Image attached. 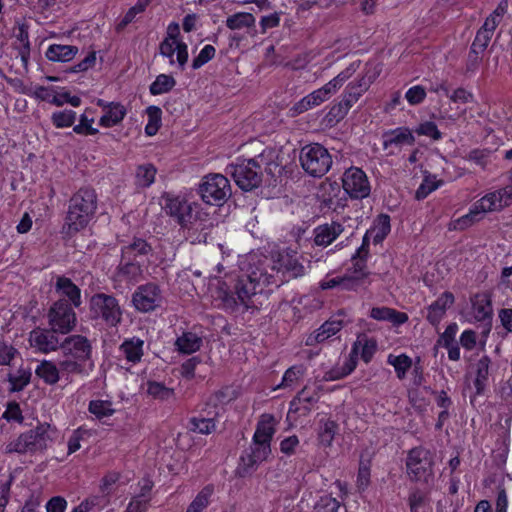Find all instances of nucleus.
Here are the masks:
<instances>
[{
  "label": "nucleus",
  "mask_w": 512,
  "mask_h": 512,
  "mask_svg": "<svg viewBox=\"0 0 512 512\" xmlns=\"http://www.w3.org/2000/svg\"><path fill=\"white\" fill-rule=\"evenodd\" d=\"M302 168L314 177H322L331 167L332 158L326 148L320 144L308 145L300 153Z\"/></svg>",
  "instance_id": "1a4fd4ad"
},
{
  "label": "nucleus",
  "mask_w": 512,
  "mask_h": 512,
  "mask_svg": "<svg viewBox=\"0 0 512 512\" xmlns=\"http://www.w3.org/2000/svg\"><path fill=\"white\" fill-rule=\"evenodd\" d=\"M258 260L266 261L261 266L265 267L262 271L265 272L266 277L270 278L268 279L270 285L279 286L288 279L297 278L305 273V268L299 262L297 253L290 249L280 251L271 257L258 256Z\"/></svg>",
  "instance_id": "39448f33"
},
{
  "label": "nucleus",
  "mask_w": 512,
  "mask_h": 512,
  "mask_svg": "<svg viewBox=\"0 0 512 512\" xmlns=\"http://www.w3.org/2000/svg\"><path fill=\"white\" fill-rule=\"evenodd\" d=\"M432 464V456L428 450L420 447L410 450L406 461L410 479L427 481L432 475Z\"/></svg>",
  "instance_id": "f8f14e48"
},
{
  "label": "nucleus",
  "mask_w": 512,
  "mask_h": 512,
  "mask_svg": "<svg viewBox=\"0 0 512 512\" xmlns=\"http://www.w3.org/2000/svg\"><path fill=\"white\" fill-rule=\"evenodd\" d=\"M471 319L477 322L489 320L492 316L491 299L488 294H476L471 299Z\"/></svg>",
  "instance_id": "aec40b11"
},
{
  "label": "nucleus",
  "mask_w": 512,
  "mask_h": 512,
  "mask_svg": "<svg viewBox=\"0 0 512 512\" xmlns=\"http://www.w3.org/2000/svg\"><path fill=\"white\" fill-rule=\"evenodd\" d=\"M35 373L45 383L49 385L56 384L60 379L62 371L60 365H56L52 361L43 360L36 368Z\"/></svg>",
  "instance_id": "7c9ffc66"
},
{
  "label": "nucleus",
  "mask_w": 512,
  "mask_h": 512,
  "mask_svg": "<svg viewBox=\"0 0 512 512\" xmlns=\"http://www.w3.org/2000/svg\"><path fill=\"white\" fill-rule=\"evenodd\" d=\"M426 97V91L425 89L420 86H413L411 87L405 95V98L411 105H417L421 103Z\"/></svg>",
  "instance_id": "774afa93"
},
{
  "label": "nucleus",
  "mask_w": 512,
  "mask_h": 512,
  "mask_svg": "<svg viewBox=\"0 0 512 512\" xmlns=\"http://www.w3.org/2000/svg\"><path fill=\"white\" fill-rule=\"evenodd\" d=\"M387 363L394 367L398 379L402 380L406 377V373L412 366V359L406 354H389Z\"/></svg>",
  "instance_id": "ea45409f"
},
{
  "label": "nucleus",
  "mask_w": 512,
  "mask_h": 512,
  "mask_svg": "<svg viewBox=\"0 0 512 512\" xmlns=\"http://www.w3.org/2000/svg\"><path fill=\"white\" fill-rule=\"evenodd\" d=\"M340 506L336 498L324 495L315 503L313 512H338Z\"/></svg>",
  "instance_id": "6e6d98bb"
},
{
  "label": "nucleus",
  "mask_w": 512,
  "mask_h": 512,
  "mask_svg": "<svg viewBox=\"0 0 512 512\" xmlns=\"http://www.w3.org/2000/svg\"><path fill=\"white\" fill-rule=\"evenodd\" d=\"M265 260L259 261L258 255H250L247 258V264L243 267V274L238 278L234 292L223 291L220 294L223 305L227 309L234 310L239 305L245 309L256 308L254 297L262 293L265 286L270 285L268 279L265 276V272L262 271L265 267L261 264H265Z\"/></svg>",
  "instance_id": "f257e3e1"
},
{
  "label": "nucleus",
  "mask_w": 512,
  "mask_h": 512,
  "mask_svg": "<svg viewBox=\"0 0 512 512\" xmlns=\"http://www.w3.org/2000/svg\"><path fill=\"white\" fill-rule=\"evenodd\" d=\"M160 54L168 57L170 64H174V53L177 54V62L181 70L184 69L185 64L188 60L187 45L180 41H171L170 39H164L159 46Z\"/></svg>",
  "instance_id": "6ab92c4d"
},
{
  "label": "nucleus",
  "mask_w": 512,
  "mask_h": 512,
  "mask_svg": "<svg viewBox=\"0 0 512 512\" xmlns=\"http://www.w3.org/2000/svg\"><path fill=\"white\" fill-rule=\"evenodd\" d=\"M231 169V175L236 185L243 192L258 188L262 182L261 166L255 158L232 165Z\"/></svg>",
  "instance_id": "9d476101"
},
{
  "label": "nucleus",
  "mask_w": 512,
  "mask_h": 512,
  "mask_svg": "<svg viewBox=\"0 0 512 512\" xmlns=\"http://www.w3.org/2000/svg\"><path fill=\"white\" fill-rule=\"evenodd\" d=\"M52 123L57 128L70 127L76 120V113L72 110L55 112L51 117Z\"/></svg>",
  "instance_id": "603ef678"
},
{
  "label": "nucleus",
  "mask_w": 512,
  "mask_h": 512,
  "mask_svg": "<svg viewBox=\"0 0 512 512\" xmlns=\"http://www.w3.org/2000/svg\"><path fill=\"white\" fill-rule=\"evenodd\" d=\"M344 192H370L368 177L363 170L350 167L342 176Z\"/></svg>",
  "instance_id": "a211bd4d"
},
{
  "label": "nucleus",
  "mask_w": 512,
  "mask_h": 512,
  "mask_svg": "<svg viewBox=\"0 0 512 512\" xmlns=\"http://www.w3.org/2000/svg\"><path fill=\"white\" fill-rule=\"evenodd\" d=\"M338 425L335 421L325 419L321 421L318 432L319 442L322 446L330 447L333 443L334 437L337 434Z\"/></svg>",
  "instance_id": "a19ab883"
},
{
  "label": "nucleus",
  "mask_w": 512,
  "mask_h": 512,
  "mask_svg": "<svg viewBox=\"0 0 512 512\" xmlns=\"http://www.w3.org/2000/svg\"><path fill=\"white\" fill-rule=\"evenodd\" d=\"M78 52V47L72 45L53 44L46 51V57L50 61L68 62L72 60Z\"/></svg>",
  "instance_id": "2f4dec72"
},
{
  "label": "nucleus",
  "mask_w": 512,
  "mask_h": 512,
  "mask_svg": "<svg viewBox=\"0 0 512 512\" xmlns=\"http://www.w3.org/2000/svg\"><path fill=\"white\" fill-rule=\"evenodd\" d=\"M213 492V486H205L190 503L186 512H202L208 506Z\"/></svg>",
  "instance_id": "37998d69"
},
{
  "label": "nucleus",
  "mask_w": 512,
  "mask_h": 512,
  "mask_svg": "<svg viewBox=\"0 0 512 512\" xmlns=\"http://www.w3.org/2000/svg\"><path fill=\"white\" fill-rule=\"evenodd\" d=\"M59 431L56 426L43 422L35 428L21 433L8 442L4 448L6 454H27L45 451L58 438Z\"/></svg>",
  "instance_id": "20e7f679"
},
{
  "label": "nucleus",
  "mask_w": 512,
  "mask_h": 512,
  "mask_svg": "<svg viewBox=\"0 0 512 512\" xmlns=\"http://www.w3.org/2000/svg\"><path fill=\"white\" fill-rule=\"evenodd\" d=\"M277 423L273 415L262 414L257 422L252 439L271 444L272 438L276 432Z\"/></svg>",
  "instance_id": "412c9836"
},
{
  "label": "nucleus",
  "mask_w": 512,
  "mask_h": 512,
  "mask_svg": "<svg viewBox=\"0 0 512 512\" xmlns=\"http://www.w3.org/2000/svg\"><path fill=\"white\" fill-rule=\"evenodd\" d=\"M165 211L175 217L177 222L187 230L191 243H205L212 222L206 214H201L194 202L183 194H168L164 203Z\"/></svg>",
  "instance_id": "f03ea898"
},
{
  "label": "nucleus",
  "mask_w": 512,
  "mask_h": 512,
  "mask_svg": "<svg viewBox=\"0 0 512 512\" xmlns=\"http://www.w3.org/2000/svg\"><path fill=\"white\" fill-rule=\"evenodd\" d=\"M256 19L251 13L238 12L226 19V26L231 30L242 28H252L255 26Z\"/></svg>",
  "instance_id": "58836bf2"
},
{
  "label": "nucleus",
  "mask_w": 512,
  "mask_h": 512,
  "mask_svg": "<svg viewBox=\"0 0 512 512\" xmlns=\"http://www.w3.org/2000/svg\"><path fill=\"white\" fill-rule=\"evenodd\" d=\"M90 312L95 319H101L110 327H117L122 321L123 311L119 301L112 295L98 293L90 299Z\"/></svg>",
  "instance_id": "6e6552de"
},
{
  "label": "nucleus",
  "mask_w": 512,
  "mask_h": 512,
  "mask_svg": "<svg viewBox=\"0 0 512 512\" xmlns=\"http://www.w3.org/2000/svg\"><path fill=\"white\" fill-rule=\"evenodd\" d=\"M143 345V340L133 337L121 344L120 351L129 362L137 363L143 356Z\"/></svg>",
  "instance_id": "473e14b6"
},
{
  "label": "nucleus",
  "mask_w": 512,
  "mask_h": 512,
  "mask_svg": "<svg viewBox=\"0 0 512 512\" xmlns=\"http://www.w3.org/2000/svg\"><path fill=\"white\" fill-rule=\"evenodd\" d=\"M512 202V194H485L470 208L469 213L454 220L450 229L464 230L479 221L487 212L498 211Z\"/></svg>",
  "instance_id": "0eeeda50"
},
{
  "label": "nucleus",
  "mask_w": 512,
  "mask_h": 512,
  "mask_svg": "<svg viewBox=\"0 0 512 512\" xmlns=\"http://www.w3.org/2000/svg\"><path fill=\"white\" fill-rule=\"evenodd\" d=\"M89 411L98 419L110 417L114 414L115 409L110 401L92 400L89 403Z\"/></svg>",
  "instance_id": "09e8293b"
},
{
  "label": "nucleus",
  "mask_w": 512,
  "mask_h": 512,
  "mask_svg": "<svg viewBox=\"0 0 512 512\" xmlns=\"http://www.w3.org/2000/svg\"><path fill=\"white\" fill-rule=\"evenodd\" d=\"M48 323L53 332L68 334L76 326V313L70 304L60 299L50 307Z\"/></svg>",
  "instance_id": "9b49d317"
},
{
  "label": "nucleus",
  "mask_w": 512,
  "mask_h": 512,
  "mask_svg": "<svg viewBox=\"0 0 512 512\" xmlns=\"http://www.w3.org/2000/svg\"><path fill=\"white\" fill-rule=\"evenodd\" d=\"M359 66V61L351 63L345 70L340 72L336 77H334L331 81L328 82L329 87H332L336 92L337 89H339L343 85V83L356 72Z\"/></svg>",
  "instance_id": "4d7b16f0"
},
{
  "label": "nucleus",
  "mask_w": 512,
  "mask_h": 512,
  "mask_svg": "<svg viewBox=\"0 0 512 512\" xmlns=\"http://www.w3.org/2000/svg\"><path fill=\"white\" fill-rule=\"evenodd\" d=\"M55 333L51 328L49 330L41 328L32 330L29 334L30 346L42 353L56 351L60 348L61 342Z\"/></svg>",
  "instance_id": "dca6fc26"
},
{
  "label": "nucleus",
  "mask_w": 512,
  "mask_h": 512,
  "mask_svg": "<svg viewBox=\"0 0 512 512\" xmlns=\"http://www.w3.org/2000/svg\"><path fill=\"white\" fill-rule=\"evenodd\" d=\"M150 246L143 239H136L131 244L122 248V257L132 258L138 255H146L150 252Z\"/></svg>",
  "instance_id": "de8ad7c7"
},
{
  "label": "nucleus",
  "mask_w": 512,
  "mask_h": 512,
  "mask_svg": "<svg viewBox=\"0 0 512 512\" xmlns=\"http://www.w3.org/2000/svg\"><path fill=\"white\" fill-rule=\"evenodd\" d=\"M108 505V501L104 497L91 496L82 501L71 512H90L93 508L98 507L102 510Z\"/></svg>",
  "instance_id": "5fc2aeb1"
},
{
  "label": "nucleus",
  "mask_w": 512,
  "mask_h": 512,
  "mask_svg": "<svg viewBox=\"0 0 512 512\" xmlns=\"http://www.w3.org/2000/svg\"><path fill=\"white\" fill-rule=\"evenodd\" d=\"M490 359L487 356L480 358L475 365L476 378L474 381L477 393H481L489 376Z\"/></svg>",
  "instance_id": "79ce46f5"
},
{
  "label": "nucleus",
  "mask_w": 512,
  "mask_h": 512,
  "mask_svg": "<svg viewBox=\"0 0 512 512\" xmlns=\"http://www.w3.org/2000/svg\"><path fill=\"white\" fill-rule=\"evenodd\" d=\"M156 174V169L152 165L140 166L137 170L138 184L146 188L153 181Z\"/></svg>",
  "instance_id": "052dcab7"
},
{
  "label": "nucleus",
  "mask_w": 512,
  "mask_h": 512,
  "mask_svg": "<svg viewBox=\"0 0 512 512\" xmlns=\"http://www.w3.org/2000/svg\"><path fill=\"white\" fill-rule=\"evenodd\" d=\"M190 429L200 434H211L216 429V422L212 417H194L190 420Z\"/></svg>",
  "instance_id": "49530a36"
},
{
  "label": "nucleus",
  "mask_w": 512,
  "mask_h": 512,
  "mask_svg": "<svg viewBox=\"0 0 512 512\" xmlns=\"http://www.w3.org/2000/svg\"><path fill=\"white\" fill-rule=\"evenodd\" d=\"M119 480V473L117 472H109L106 474L100 484V491L102 495H97L98 497H104L109 502V496L113 492L114 485Z\"/></svg>",
  "instance_id": "13d9d810"
},
{
  "label": "nucleus",
  "mask_w": 512,
  "mask_h": 512,
  "mask_svg": "<svg viewBox=\"0 0 512 512\" xmlns=\"http://www.w3.org/2000/svg\"><path fill=\"white\" fill-rule=\"evenodd\" d=\"M3 418L8 422H16L21 424L24 420L20 406L16 402H9L3 413Z\"/></svg>",
  "instance_id": "680f3d73"
},
{
  "label": "nucleus",
  "mask_w": 512,
  "mask_h": 512,
  "mask_svg": "<svg viewBox=\"0 0 512 512\" xmlns=\"http://www.w3.org/2000/svg\"><path fill=\"white\" fill-rule=\"evenodd\" d=\"M95 209V194H73L64 226L66 234L71 236L85 228Z\"/></svg>",
  "instance_id": "423d86ee"
},
{
  "label": "nucleus",
  "mask_w": 512,
  "mask_h": 512,
  "mask_svg": "<svg viewBox=\"0 0 512 512\" xmlns=\"http://www.w3.org/2000/svg\"><path fill=\"white\" fill-rule=\"evenodd\" d=\"M372 83L370 78L362 76L356 82L350 83L345 90L342 101L348 107H352L360 97L368 90Z\"/></svg>",
  "instance_id": "bb28decb"
},
{
  "label": "nucleus",
  "mask_w": 512,
  "mask_h": 512,
  "mask_svg": "<svg viewBox=\"0 0 512 512\" xmlns=\"http://www.w3.org/2000/svg\"><path fill=\"white\" fill-rule=\"evenodd\" d=\"M390 230V217L386 214L379 215L375 219L373 226L366 231L363 237L362 245L357 249V253L359 255H361L362 253L368 255L370 239H372L375 244L381 243L390 233Z\"/></svg>",
  "instance_id": "2eb2a0df"
},
{
  "label": "nucleus",
  "mask_w": 512,
  "mask_h": 512,
  "mask_svg": "<svg viewBox=\"0 0 512 512\" xmlns=\"http://www.w3.org/2000/svg\"><path fill=\"white\" fill-rule=\"evenodd\" d=\"M150 1L151 0H138L136 5L131 7L127 11V13L123 17V19L119 22V24L117 25V30L120 31L125 26L130 24L134 20V18L137 14L142 13L146 9V7L149 5Z\"/></svg>",
  "instance_id": "864d4df0"
},
{
  "label": "nucleus",
  "mask_w": 512,
  "mask_h": 512,
  "mask_svg": "<svg viewBox=\"0 0 512 512\" xmlns=\"http://www.w3.org/2000/svg\"><path fill=\"white\" fill-rule=\"evenodd\" d=\"M365 255L362 253L359 255L357 252L352 258L353 264L352 267L349 268L346 273L343 275L344 277V290H357L361 287L367 286L369 281V271L367 270Z\"/></svg>",
  "instance_id": "4468645a"
},
{
  "label": "nucleus",
  "mask_w": 512,
  "mask_h": 512,
  "mask_svg": "<svg viewBox=\"0 0 512 512\" xmlns=\"http://www.w3.org/2000/svg\"><path fill=\"white\" fill-rule=\"evenodd\" d=\"M318 395L315 392H310L307 387H304L298 395L290 402L287 417L290 418L292 413H297L300 403L312 404L317 402Z\"/></svg>",
  "instance_id": "a18cd8bd"
},
{
  "label": "nucleus",
  "mask_w": 512,
  "mask_h": 512,
  "mask_svg": "<svg viewBox=\"0 0 512 512\" xmlns=\"http://www.w3.org/2000/svg\"><path fill=\"white\" fill-rule=\"evenodd\" d=\"M382 138L383 146L385 149L392 145H412L415 142V138L411 130L407 127H399L393 130L386 131L383 133Z\"/></svg>",
  "instance_id": "a878e982"
},
{
  "label": "nucleus",
  "mask_w": 512,
  "mask_h": 512,
  "mask_svg": "<svg viewBox=\"0 0 512 512\" xmlns=\"http://www.w3.org/2000/svg\"><path fill=\"white\" fill-rule=\"evenodd\" d=\"M305 373L306 367L303 364L294 365L288 368L282 377L281 383L276 387V389H293L304 377Z\"/></svg>",
  "instance_id": "c9c22d12"
},
{
  "label": "nucleus",
  "mask_w": 512,
  "mask_h": 512,
  "mask_svg": "<svg viewBox=\"0 0 512 512\" xmlns=\"http://www.w3.org/2000/svg\"><path fill=\"white\" fill-rule=\"evenodd\" d=\"M149 505V498L142 494L140 496L134 497L125 512H146Z\"/></svg>",
  "instance_id": "338daca9"
},
{
  "label": "nucleus",
  "mask_w": 512,
  "mask_h": 512,
  "mask_svg": "<svg viewBox=\"0 0 512 512\" xmlns=\"http://www.w3.org/2000/svg\"><path fill=\"white\" fill-rule=\"evenodd\" d=\"M62 358L59 360L62 375L69 379L72 375L88 376L93 364L88 363L91 356V344L82 335H72L60 345Z\"/></svg>",
  "instance_id": "7ed1b4c3"
},
{
  "label": "nucleus",
  "mask_w": 512,
  "mask_h": 512,
  "mask_svg": "<svg viewBox=\"0 0 512 512\" xmlns=\"http://www.w3.org/2000/svg\"><path fill=\"white\" fill-rule=\"evenodd\" d=\"M370 317L377 321H388L393 325H401L408 321V315L389 307H374Z\"/></svg>",
  "instance_id": "c85d7f7f"
},
{
  "label": "nucleus",
  "mask_w": 512,
  "mask_h": 512,
  "mask_svg": "<svg viewBox=\"0 0 512 512\" xmlns=\"http://www.w3.org/2000/svg\"><path fill=\"white\" fill-rule=\"evenodd\" d=\"M163 296L158 285L147 283L137 287L132 295V304L139 312L154 311L161 306Z\"/></svg>",
  "instance_id": "ddd939ff"
},
{
  "label": "nucleus",
  "mask_w": 512,
  "mask_h": 512,
  "mask_svg": "<svg viewBox=\"0 0 512 512\" xmlns=\"http://www.w3.org/2000/svg\"><path fill=\"white\" fill-rule=\"evenodd\" d=\"M175 79L166 74H160L156 77L155 81L150 85V93L152 95H160L167 93L175 86Z\"/></svg>",
  "instance_id": "c03bdc74"
},
{
  "label": "nucleus",
  "mask_w": 512,
  "mask_h": 512,
  "mask_svg": "<svg viewBox=\"0 0 512 512\" xmlns=\"http://www.w3.org/2000/svg\"><path fill=\"white\" fill-rule=\"evenodd\" d=\"M341 320H329L323 323L314 334L307 338V345H313L315 343H321L338 333L342 329Z\"/></svg>",
  "instance_id": "cd10ccee"
},
{
  "label": "nucleus",
  "mask_w": 512,
  "mask_h": 512,
  "mask_svg": "<svg viewBox=\"0 0 512 512\" xmlns=\"http://www.w3.org/2000/svg\"><path fill=\"white\" fill-rule=\"evenodd\" d=\"M230 189L229 180L220 173H210L202 178L199 192H225Z\"/></svg>",
  "instance_id": "c756f323"
},
{
  "label": "nucleus",
  "mask_w": 512,
  "mask_h": 512,
  "mask_svg": "<svg viewBox=\"0 0 512 512\" xmlns=\"http://www.w3.org/2000/svg\"><path fill=\"white\" fill-rule=\"evenodd\" d=\"M149 121L145 127V133L148 136L155 135L161 124V109L157 106H149L146 110Z\"/></svg>",
  "instance_id": "8fccbe9b"
},
{
  "label": "nucleus",
  "mask_w": 512,
  "mask_h": 512,
  "mask_svg": "<svg viewBox=\"0 0 512 512\" xmlns=\"http://www.w3.org/2000/svg\"><path fill=\"white\" fill-rule=\"evenodd\" d=\"M271 454V444L252 439L250 452L241 456L245 472L255 470L259 464L266 461Z\"/></svg>",
  "instance_id": "f3484780"
},
{
  "label": "nucleus",
  "mask_w": 512,
  "mask_h": 512,
  "mask_svg": "<svg viewBox=\"0 0 512 512\" xmlns=\"http://www.w3.org/2000/svg\"><path fill=\"white\" fill-rule=\"evenodd\" d=\"M93 119H89L86 115H81L80 123L75 125L73 131L82 135H95L98 133L96 128L92 127Z\"/></svg>",
  "instance_id": "0e129e2a"
},
{
  "label": "nucleus",
  "mask_w": 512,
  "mask_h": 512,
  "mask_svg": "<svg viewBox=\"0 0 512 512\" xmlns=\"http://www.w3.org/2000/svg\"><path fill=\"white\" fill-rule=\"evenodd\" d=\"M147 393L155 399L170 400L174 398V390L159 382H148Z\"/></svg>",
  "instance_id": "3c124183"
},
{
  "label": "nucleus",
  "mask_w": 512,
  "mask_h": 512,
  "mask_svg": "<svg viewBox=\"0 0 512 512\" xmlns=\"http://www.w3.org/2000/svg\"><path fill=\"white\" fill-rule=\"evenodd\" d=\"M357 343L354 344L352 351L345 359L343 365L341 367H336L326 372L324 375V379L326 381H335L342 379L352 373L357 366Z\"/></svg>",
  "instance_id": "b1692460"
},
{
  "label": "nucleus",
  "mask_w": 512,
  "mask_h": 512,
  "mask_svg": "<svg viewBox=\"0 0 512 512\" xmlns=\"http://www.w3.org/2000/svg\"><path fill=\"white\" fill-rule=\"evenodd\" d=\"M491 38H492L491 34H488L487 32H484L480 29L478 30L476 37L471 45V50L469 53V58L474 66L479 61V54L484 52V50L487 48Z\"/></svg>",
  "instance_id": "4c0bfd02"
},
{
  "label": "nucleus",
  "mask_w": 512,
  "mask_h": 512,
  "mask_svg": "<svg viewBox=\"0 0 512 512\" xmlns=\"http://www.w3.org/2000/svg\"><path fill=\"white\" fill-rule=\"evenodd\" d=\"M202 338L193 332H185L176 339L177 350L184 354H191L200 349Z\"/></svg>",
  "instance_id": "72a5a7b5"
},
{
  "label": "nucleus",
  "mask_w": 512,
  "mask_h": 512,
  "mask_svg": "<svg viewBox=\"0 0 512 512\" xmlns=\"http://www.w3.org/2000/svg\"><path fill=\"white\" fill-rule=\"evenodd\" d=\"M31 373L28 370H19L17 374H10L9 381L12 391L22 390L30 381Z\"/></svg>",
  "instance_id": "bf43d9fd"
},
{
  "label": "nucleus",
  "mask_w": 512,
  "mask_h": 512,
  "mask_svg": "<svg viewBox=\"0 0 512 512\" xmlns=\"http://www.w3.org/2000/svg\"><path fill=\"white\" fill-rule=\"evenodd\" d=\"M215 56V48L212 45L204 46L197 57L193 59L192 68L198 69Z\"/></svg>",
  "instance_id": "e2e57ef3"
},
{
  "label": "nucleus",
  "mask_w": 512,
  "mask_h": 512,
  "mask_svg": "<svg viewBox=\"0 0 512 512\" xmlns=\"http://www.w3.org/2000/svg\"><path fill=\"white\" fill-rule=\"evenodd\" d=\"M126 109L119 103H111L108 111L100 118L99 124L104 127H112L123 120Z\"/></svg>",
  "instance_id": "e433bc0d"
},
{
  "label": "nucleus",
  "mask_w": 512,
  "mask_h": 512,
  "mask_svg": "<svg viewBox=\"0 0 512 512\" xmlns=\"http://www.w3.org/2000/svg\"><path fill=\"white\" fill-rule=\"evenodd\" d=\"M416 133L418 135L429 136L434 140H438L441 138V133L438 130L437 125L431 121H427L420 124L416 129Z\"/></svg>",
  "instance_id": "69168bd1"
},
{
  "label": "nucleus",
  "mask_w": 512,
  "mask_h": 512,
  "mask_svg": "<svg viewBox=\"0 0 512 512\" xmlns=\"http://www.w3.org/2000/svg\"><path fill=\"white\" fill-rule=\"evenodd\" d=\"M454 303V295L444 292L435 302L428 307L427 320L432 325H437L444 317L446 310Z\"/></svg>",
  "instance_id": "4be33fe9"
},
{
  "label": "nucleus",
  "mask_w": 512,
  "mask_h": 512,
  "mask_svg": "<svg viewBox=\"0 0 512 512\" xmlns=\"http://www.w3.org/2000/svg\"><path fill=\"white\" fill-rule=\"evenodd\" d=\"M118 275L126 281L137 282L142 276L141 265L132 261V258H123L118 267Z\"/></svg>",
  "instance_id": "f704fd0d"
},
{
  "label": "nucleus",
  "mask_w": 512,
  "mask_h": 512,
  "mask_svg": "<svg viewBox=\"0 0 512 512\" xmlns=\"http://www.w3.org/2000/svg\"><path fill=\"white\" fill-rule=\"evenodd\" d=\"M343 230V226L337 222L320 225L314 230V242L318 246H328L343 232Z\"/></svg>",
  "instance_id": "5701e85b"
},
{
  "label": "nucleus",
  "mask_w": 512,
  "mask_h": 512,
  "mask_svg": "<svg viewBox=\"0 0 512 512\" xmlns=\"http://www.w3.org/2000/svg\"><path fill=\"white\" fill-rule=\"evenodd\" d=\"M55 289L60 296L67 297L74 307L77 308L81 305V290L71 279L64 276L58 277Z\"/></svg>",
  "instance_id": "393cba45"
}]
</instances>
